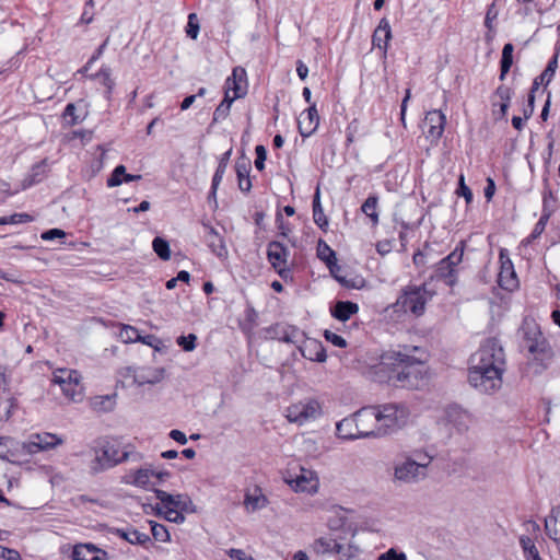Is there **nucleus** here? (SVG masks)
Instances as JSON below:
<instances>
[{
    "label": "nucleus",
    "instance_id": "obj_1",
    "mask_svg": "<svg viewBox=\"0 0 560 560\" xmlns=\"http://www.w3.org/2000/svg\"><path fill=\"white\" fill-rule=\"evenodd\" d=\"M505 354L495 338L487 339L470 358L468 381L482 393H493L501 387Z\"/></svg>",
    "mask_w": 560,
    "mask_h": 560
},
{
    "label": "nucleus",
    "instance_id": "obj_2",
    "mask_svg": "<svg viewBox=\"0 0 560 560\" xmlns=\"http://www.w3.org/2000/svg\"><path fill=\"white\" fill-rule=\"evenodd\" d=\"M419 351L418 347L405 348V351H389L382 355V363L394 365L397 371L389 376V381L404 388H418L423 380V360L411 355L409 351Z\"/></svg>",
    "mask_w": 560,
    "mask_h": 560
},
{
    "label": "nucleus",
    "instance_id": "obj_3",
    "mask_svg": "<svg viewBox=\"0 0 560 560\" xmlns=\"http://www.w3.org/2000/svg\"><path fill=\"white\" fill-rule=\"evenodd\" d=\"M430 282L421 285H407L396 302L385 308V317L397 323H404L410 313L415 317L424 314L425 304L433 298L435 292L429 288Z\"/></svg>",
    "mask_w": 560,
    "mask_h": 560
},
{
    "label": "nucleus",
    "instance_id": "obj_4",
    "mask_svg": "<svg viewBox=\"0 0 560 560\" xmlns=\"http://www.w3.org/2000/svg\"><path fill=\"white\" fill-rule=\"evenodd\" d=\"M142 455L131 445H126L122 450L118 445L106 442L100 450H95V457L91 462L90 468L94 474H98L108 468L115 467L125 462H140Z\"/></svg>",
    "mask_w": 560,
    "mask_h": 560
},
{
    "label": "nucleus",
    "instance_id": "obj_5",
    "mask_svg": "<svg viewBox=\"0 0 560 560\" xmlns=\"http://www.w3.org/2000/svg\"><path fill=\"white\" fill-rule=\"evenodd\" d=\"M524 347L533 355L534 360L540 361L546 368L552 358V350L547 339L542 336L538 325L534 322H525L522 326Z\"/></svg>",
    "mask_w": 560,
    "mask_h": 560
},
{
    "label": "nucleus",
    "instance_id": "obj_6",
    "mask_svg": "<svg viewBox=\"0 0 560 560\" xmlns=\"http://www.w3.org/2000/svg\"><path fill=\"white\" fill-rule=\"evenodd\" d=\"M465 242H460L452 253L441 259L434 269L430 280H442L446 285L454 287L458 281V266L463 261Z\"/></svg>",
    "mask_w": 560,
    "mask_h": 560
},
{
    "label": "nucleus",
    "instance_id": "obj_7",
    "mask_svg": "<svg viewBox=\"0 0 560 560\" xmlns=\"http://www.w3.org/2000/svg\"><path fill=\"white\" fill-rule=\"evenodd\" d=\"M380 413L378 434H387L405 427L410 417V411L405 404H385L377 408Z\"/></svg>",
    "mask_w": 560,
    "mask_h": 560
},
{
    "label": "nucleus",
    "instance_id": "obj_8",
    "mask_svg": "<svg viewBox=\"0 0 560 560\" xmlns=\"http://www.w3.org/2000/svg\"><path fill=\"white\" fill-rule=\"evenodd\" d=\"M425 464L416 463L407 455L394 465V480L399 483H417L427 478Z\"/></svg>",
    "mask_w": 560,
    "mask_h": 560
},
{
    "label": "nucleus",
    "instance_id": "obj_9",
    "mask_svg": "<svg viewBox=\"0 0 560 560\" xmlns=\"http://www.w3.org/2000/svg\"><path fill=\"white\" fill-rule=\"evenodd\" d=\"M380 413L376 407H364L352 415L355 423L357 433H352V439L366 438L371 435L380 436Z\"/></svg>",
    "mask_w": 560,
    "mask_h": 560
},
{
    "label": "nucleus",
    "instance_id": "obj_10",
    "mask_svg": "<svg viewBox=\"0 0 560 560\" xmlns=\"http://www.w3.org/2000/svg\"><path fill=\"white\" fill-rule=\"evenodd\" d=\"M322 415V407L315 399H306L289 406L285 410V417L290 422L303 424L310 420H315Z\"/></svg>",
    "mask_w": 560,
    "mask_h": 560
},
{
    "label": "nucleus",
    "instance_id": "obj_11",
    "mask_svg": "<svg viewBox=\"0 0 560 560\" xmlns=\"http://www.w3.org/2000/svg\"><path fill=\"white\" fill-rule=\"evenodd\" d=\"M52 382L60 386L66 397L75 399L82 394L81 375L75 370L58 369L54 372Z\"/></svg>",
    "mask_w": 560,
    "mask_h": 560
},
{
    "label": "nucleus",
    "instance_id": "obj_12",
    "mask_svg": "<svg viewBox=\"0 0 560 560\" xmlns=\"http://www.w3.org/2000/svg\"><path fill=\"white\" fill-rule=\"evenodd\" d=\"M125 377H131L133 384L143 386L145 384L154 385L162 382L165 377L164 368L154 366H128L125 369Z\"/></svg>",
    "mask_w": 560,
    "mask_h": 560
},
{
    "label": "nucleus",
    "instance_id": "obj_13",
    "mask_svg": "<svg viewBox=\"0 0 560 560\" xmlns=\"http://www.w3.org/2000/svg\"><path fill=\"white\" fill-rule=\"evenodd\" d=\"M63 443V440L56 434L43 432L32 434L30 440L22 445V450L28 454H37L42 451L55 448Z\"/></svg>",
    "mask_w": 560,
    "mask_h": 560
},
{
    "label": "nucleus",
    "instance_id": "obj_14",
    "mask_svg": "<svg viewBox=\"0 0 560 560\" xmlns=\"http://www.w3.org/2000/svg\"><path fill=\"white\" fill-rule=\"evenodd\" d=\"M224 92H229L234 101L244 97L247 93V74L244 68L235 67L224 83Z\"/></svg>",
    "mask_w": 560,
    "mask_h": 560
},
{
    "label": "nucleus",
    "instance_id": "obj_15",
    "mask_svg": "<svg viewBox=\"0 0 560 560\" xmlns=\"http://www.w3.org/2000/svg\"><path fill=\"white\" fill-rule=\"evenodd\" d=\"M500 272L498 275V283L499 285L506 291H514L518 288V279L516 272L514 270V266L509 258V256L504 253V250L500 252Z\"/></svg>",
    "mask_w": 560,
    "mask_h": 560
},
{
    "label": "nucleus",
    "instance_id": "obj_16",
    "mask_svg": "<svg viewBox=\"0 0 560 560\" xmlns=\"http://www.w3.org/2000/svg\"><path fill=\"white\" fill-rule=\"evenodd\" d=\"M289 256L288 248L278 241L268 244L267 258L271 266L277 270L280 277L284 278L287 269V259Z\"/></svg>",
    "mask_w": 560,
    "mask_h": 560
},
{
    "label": "nucleus",
    "instance_id": "obj_17",
    "mask_svg": "<svg viewBox=\"0 0 560 560\" xmlns=\"http://www.w3.org/2000/svg\"><path fill=\"white\" fill-rule=\"evenodd\" d=\"M156 499L160 505L164 509H175L180 512H188L189 505L192 504L191 500L186 494H171L161 489H154Z\"/></svg>",
    "mask_w": 560,
    "mask_h": 560
},
{
    "label": "nucleus",
    "instance_id": "obj_18",
    "mask_svg": "<svg viewBox=\"0 0 560 560\" xmlns=\"http://www.w3.org/2000/svg\"><path fill=\"white\" fill-rule=\"evenodd\" d=\"M446 116L438 109H433L427 113L424 118V128H427V138L432 141H438L445 128Z\"/></svg>",
    "mask_w": 560,
    "mask_h": 560
},
{
    "label": "nucleus",
    "instance_id": "obj_19",
    "mask_svg": "<svg viewBox=\"0 0 560 560\" xmlns=\"http://www.w3.org/2000/svg\"><path fill=\"white\" fill-rule=\"evenodd\" d=\"M445 420L459 433L466 432L472 422L470 413L458 406H451L446 409Z\"/></svg>",
    "mask_w": 560,
    "mask_h": 560
},
{
    "label": "nucleus",
    "instance_id": "obj_20",
    "mask_svg": "<svg viewBox=\"0 0 560 560\" xmlns=\"http://www.w3.org/2000/svg\"><path fill=\"white\" fill-rule=\"evenodd\" d=\"M288 483L295 490L301 492H316L318 487V480L315 474L311 470L301 468L300 474L294 478L288 480Z\"/></svg>",
    "mask_w": 560,
    "mask_h": 560
},
{
    "label": "nucleus",
    "instance_id": "obj_21",
    "mask_svg": "<svg viewBox=\"0 0 560 560\" xmlns=\"http://www.w3.org/2000/svg\"><path fill=\"white\" fill-rule=\"evenodd\" d=\"M206 229L205 240L210 250L220 259L228 257V248L222 235L211 225L203 223Z\"/></svg>",
    "mask_w": 560,
    "mask_h": 560
},
{
    "label": "nucleus",
    "instance_id": "obj_22",
    "mask_svg": "<svg viewBox=\"0 0 560 560\" xmlns=\"http://www.w3.org/2000/svg\"><path fill=\"white\" fill-rule=\"evenodd\" d=\"M299 131L302 137H310L319 125V115L315 104L304 110L298 120Z\"/></svg>",
    "mask_w": 560,
    "mask_h": 560
},
{
    "label": "nucleus",
    "instance_id": "obj_23",
    "mask_svg": "<svg viewBox=\"0 0 560 560\" xmlns=\"http://www.w3.org/2000/svg\"><path fill=\"white\" fill-rule=\"evenodd\" d=\"M73 560H108L105 550L97 548L92 544H80L74 546L72 551Z\"/></svg>",
    "mask_w": 560,
    "mask_h": 560
},
{
    "label": "nucleus",
    "instance_id": "obj_24",
    "mask_svg": "<svg viewBox=\"0 0 560 560\" xmlns=\"http://www.w3.org/2000/svg\"><path fill=\"white\" fill-rule=\"evenodd\" d=\"M267 332L271 338L288 343H295L300 334L295 327L284 324H276L269 327Z\"/></svg>",
    "mask_w": 560,
    "mask_h": 560
},
{
    "label": "nucleus",
    "instance_id": "obj_25",
    "mask_svg": "<svg viewBox=\"0 0 560 560\" xmlns=\"http://www.w3.org/2000/svg\"><path fill=\"white\" fill-rule=\"evenodd\" d=\"M252 163L248 159H240L235 164L238 188L243 192H249L252 189L250 173Z\"/></svg>",
    "mask_w": 560,
    "mask_h": 560
},
{
    "label": "nucleus",
    "instance_id": "obj_26",
    "mask_svg": "<svg viewBox=\"0 0 560 560\" xmlns=\"http://www.w3.org/2000/svg\"><path fill=\"white\" fill-rule=\"evenodd\" d=\"M268 504V499L262 493L260 488H255L253 492H246L244 498V505L247 511H257L264 509Z\"/></svg>",
    "mask_w": 560,
    "mask_h": 560
},
{
    "label": "nucleus",
    "instance_id": "obj_27",
    "mask_svg": "<svg viewBox=\"0 0 560 560\" xmlns=\"http://www.w3.org/2000/svg\"><path fill=\"white\" fill-rule=\"evenodd\" d=\"M141 175H132L126 173V167L124 165H117L112 172L110 176L107 178L108 187H116L121 185L124 182L129 183L133 180L141 179Z\"/></svg>",
    "mask_w": 560,
    "mask_h": 560
},
{
    "label": "nucleus",
    "instance_id": "obj_28",
    "mask_svg": "<svg viewBox=\"0 0 560 560\" xmlns=\"http://www.w3.org/2000/svg\"><path fill=\"white\" fill-rule=\"evenodd\" d=\"M392 38L390 25L386 19H382L373 35V44L380 49H386Z\"/></svg>",
    "mask_w": 560,
    "mask_h": 560
},
{
    "label": "nucleus",
    "instance_id": "obj_29",
    "mask_svg": "<svg viewBox=\"0 0 560 560\" xmlns=\"http://www.w3.org/2000/svg\"><path fill=\"white\" fill-rule=\"evenodd\" d=\"M47 173V160H43L32 166L31 172L23 180V187H31L42 182Z\"/></svg>",
    "mask_w": 560,
    "mask_h": 560
},
{
    "label": "nucleus",
    "instance_id": "obj_30",
    "mask_svg": "<svg viewBox=\"0 0 560 560\" xmlns=\"http://www.w3.org/2000/svg\"><path fill=\"white\" fill-rule=\"evenodd\" d=\"M361 211L366 218L370 219L371 225L376 226L378 224V198L375 195H371L361 206Z\"/></svg>",
    "mask_w": 560,
    "mask_h": 560
},
{
    "label": "nucleus",
    "instance_id": "obj_31",
    "mask_svg": "<svg viewBox=\"0 0 560 560\" xmlns=\"http://www.w3.org/2000/svg\"><path fill=\"white\" fill-rule=\"evenodd\" d=\"M116 534L127 540L128 542L132 544V545H141V546H144L147 542L150 541V537L149 535H147L145 533H141L137 529H133V528H130V529H122V528H119L116 530Z\"/></svg>",
    "mask_w": 560,
    "mask_h": 560
},
{
    "label": "nucleus",
    "instance_id": "obj_32",
    "mask_svg": "<svg viewBox=\"0 0 560 560\" xmlns=\"http://www.w3.org/2000/svg\"><path fill=\"white\" fill-rule=\"evenodd\" d=\"M518 541L525 560H542L535 545L534 538L527 535H522L520 536Z\"/></svg>",
    "mask_w": 560,
    "mask_h": 560
},
{
    "label": "nucleus",
    "instance_id": "obj_33",
    "mask_svg": "<svg viewBox=\"0 0 560 560\" xmlns=\"http://www.w3.org/2000/svg\"><path fill=\"white\" fill-rule=\"evenodd\" d=\"M317 257L326 264L329 270H332L335 260L337 259L336 253L323 240H319L317 244Z\"/></svg>",
    "mask_w": 560,
    "mask_h": 560
},
{
    "label": "nucleus",
    "instance_id": "obj_34",
    "mask_svg": "<svg viewBox=\"0 0 560 560\" xmlns=\"http://www.w3.org/2000/svg\"><path fill=\"white\" fill-rule=\"evenodd\" d=\"M313 219L319 229L323 231L328 226V220L323 211L319 200V189L317 188L313 199Z\"/></svg>",
    "mask_w": 560,
    "mask_h": 560
},
{
    "label": "nucleus",
    "instance_id": "obj_35",
    "mask_svg": "<svg viewBox=\"0 0 560 560\" xmlns=\"http://www.w3.org/2000/svg\"><path fill=\"white\" fill-rule=\"evenodd\" d=\"M233 102H234V100L231 98V95H229V92H224V97H223L222 102L218 105V107L215 108V110L213 113L212 124L220 122L229 116Z\"/></svg>",
    "mask_w": 560,
    "mask_h": 560
},
{
    "label": "nucleus",
    "instance_id": "obj_36",
    "mask_svg": "<svg viewBox=\"0 0 560 560\" xmlns=\"http://www.w3.org/2000/svg\"><path fill=\"white\" fill-rule=\"evenodd\" d=\"M230 156H231V150L223 153L219 161V165H218L215 173L213 175V178H212V194L213 195H217V189L224 176V173H225L228 164H229Z\"/></svg>",
    "mask_w": 560,
    "mask_h": 560
},
{
    "label": "nucleus",
    "instance_id": "obj_37",
    "mask_svg": "<svg viewBox=\"0 0 560 560\" xmlns=\"http://www.w3.org/2000/svg\"><path fill=\"white\" fill-rule=\"evenodd\" d=\"M152 510L154 511V514L156 516H163L165 520L180 524L185 521V517L183 515V512L175 510V509H164L160 504H155L152 506Z\"/></svg>",
    "mask_w": 560,
    "mask_h": 560
},
{
    "label": "nucleus",
    "instance_id": "obj_38",
    "mask_svg": "<svg viewBox=\"0 0 560 560\" xmlns=\"http://www.w3.org/2000/svg\"><path fill=\"white\" fill-rule=\"evenodd\" d=\"M513 50L514 47L511 43H508L504 45L502 49V58H501V73H500V80L503 81L505 79V75L510 71L512 63H513Z\"/></svg>",
    "mask_w": 560,
    "mask_h": 560
},
{
    "label": "nucleus",
    "instance_id": "obj_39",
    "mask_svg": "<svg viewBox=\"0 0 560 560\" xmlns=\"http://www.w3.org/2000/svg\"><path fill=\"white\" fill-rule=\"evenodd\" d=\"M340 548V545L332 538H319L313 545V549L317 553L339 552Z\"/></svg>",
    "mask_w": 560,
    "mask_h": 560
},
{
    "label": "nucleus",
    "instance_id": "obj_40",
    "mask_svg": "<svg viewBox=\"0 0 560 560\" xmlns=\"http://www.w3.org/2000/svg\"><path fill=\"white\" fill-rule=\"evenodd\" d=\"M91 78L98 79L100 82L106 88V93L108 96L112 94V91L114 89L115 82L112 79V71L110 68L107 66H103L98 72L93 74Z\"/></svg>",
    "mask_w": 560,
    "mask_h": 560
},
{
    "label": "nucleus",
    "instance_id": "obj_41",
    "mask_svg": "<svg viewBox=\"0 0 560 560\" xmlns=\"http://www.w3.org/2000/svg\"><path fill=\"white\" fill-rule=\"evenodd\" d=\"M152 247L162 260H168L171 258L170 244L165 238L156 236L152 242Z\"/></svg>",
    "mask_w": 560,
    "mask_h": 560
},
{
    "label": "nucleus",
    "instance_id": "obj_42",
    "mask_svg": "<svg viewBox=\"0 0 560 560\" xmlns=\"http://www.w3.org/2000/svg\"><path fill=\"white\" fill-rule=\"evenodd\" d=\"M315 350V355L303 353V355L310 360L317 361V362H324L327 358L326 351L320 342H317L316 340H311L306 345V350Z\"/></svg>",
    "mask_w": 560,
    "mask_h": 560
},
{
    "label": "nucleus",
    "instance_id": "obj_43",
    "mask_svg": "<svg viewBox=\"0 0 560 560\" xmlns=\"http://www.w3.org/2000/svg\"><path fill=\"white\" fill-rule=\"evenodd\" d=\"M331 315L341 320L346 322L350 318V301H340L330 310Z\"/></svg>",
    "mask_w": 560,
    "mask_h": 560
},
{
    "label": "nucleus",
    "instance_id": "obj_44",
    "mask_svg": "<svg viewBox=\"0 0 560 560\" xmlns=\"http://www.w3.org/2000/svg\"><path fill=\"white\" fill-rule=\"evenodd\" d=\"M549 219H550V215H548L547 211H546V213H541L540 219L535 224L530 235L527 237V243H530V242L537 240L544 233Z\"/></svg>",
    "mask_w": 560,
    "mask_h": 560
},
{
    "label": "nucleus",
    "instance_id": "obj_45",
    "mask_svg": "<svg viewBox=\"0 0 560 560\" xmlns=\"http://www.w3.org/2000/svg\"><path fill=\"white\" fill-rule=\"evenodd\" d=\"M153 475V470L142 468L138 469L132 475V483L137 487H145Z\"/></svg>",
    "mask_w": 560,
    "mask_h": 560
},
{
    "label": "nucleus",
    "instance_id": "obj_46",
    "mask_svg": "<svg viewBox=\"0 0 560 560\" xmlns=\"http://www.w3.org/2000/svg\"><path fill=\"white\" fill-rule=\"evenodd\" d=\"M150 525H151L152 536L155 540L163 541V542L170 540L168 530L166 529V527L164 525L159 524L154 521H150Z\"/></svg>",
    "mask_w": 560,
    "mask_h": 560
},
{
    "label": "nucleus",
    "instance_id": "obj_47",
    "mask_svg": "<svg viewBox=\"0 0 560 560\" xmlns=\"http://www.w3.org/2000/svg\"><path fill=\"white\" fill-rule=\"evenodd\" d=\"M511 98H512V90L506 86V85H499L493 94V100H495L497 102H501V103H504V104H509L511 103Z\"/></svg>",
    "mask_w": 560,
    "mask_h": 560
},
{
    "label": "nucleus",
    "instance_id": "obj_48",
    "mask_svg": "<svg viewBox=\"0 0 560 560\" xmlns=\"http://www.w3.org/2000/svg\"><path fill=\"white\" fill-rule=\"evenodd\" d=\"M114 399L112 396L109 395H105V396H97L95 397L94 399V407L98 410H102V411H109L113 409L114 407Z\"/></svg>",
    "mask_w": 560,
    "mask_h": 560
},
{
    "label": "nucleus",
    "instance_id": "obj_49",
    "mask_svg": "<svg viewBox=\"0 0 560 560\" xmlns=\"http://www.w3.org/2000/svg\"><path fill=\"white\" fill-rule=\"evenodd\" d=\"M551 201H555L553 194L548 185L545 186L542 191V211L541 213L548 212V215L551 217L553 209L551 207Z\"/></svg>",
    "mask_w": 560,
    "mask_h": 560
},
{
    "label": "nucleus",
    "instance_id": "obj_50",
    "mask_svg": "<svg viewBox=\"0 0 560 560\" xmlns=\"http://www.w3.org/2000/svg\"><path fill=\"white\" fill-rule=\"evenodd\" d=\"M197 336L195 334H189L188 336H180L177 338V345L184 351H192L196 348Z\"/></svg>",
    "mask_w": 560,
    "mask_h": 560
},
{
    "label": "nucleus",
    "instance_id": "obj_51",
    "mask_svg": "<svg viewBox=\"0 0 560 560\" xmlns=\"http://www.w3.org/2000/svg\"><path fill=\"white\" fill-rule=\"evenodd\" d=\"M120 337L125 342H136L140 340V334L138 329L129 325H125L120 331Z\"/></svg>",
    "mask_w": 560,
    "mask_h": 560
},
{
    "label": "nucleus",
    "instance_id": "obj_52",
    "mask_svg": "<svg viewBox=\"0 0 560 560\" xmlns=\"http://www.w3.org/2000/svg\"><path fill=\"white\" fill-rule=\"evenodd\" d=\"M199 23L197 20L196 13H190L188 15V23L186 27V34L192 39H196L199 34Z\"/></svg>",
    "mask_w": 560,
    "mask_h": 560
},
{
    "label": "nucleus",
    "instance_id": "obj_53",
    "mask_svg": "<svg viewBox=\"0 0 560 560\" xmlns=\"http://www.w3.org/2000/svg\"><path fill=\"white\" fill-rule=\"evenodd\" d=\"M255 153H256L255 166L258 171H262L265 168L267 151L264 145L259 144L255 148Z\"/></svg>",
    "mask_w": 560,
    "mask_h": 560
},
{
    "label": "nucleus",
    "instance_id": "obj_54",
    "mask_svg": "<svg viewBox=\"0 0 560 560\" xmlns=\"http://www.w3.org/2000/svg\"><path fill=\"white\" fill-rule=\"evenodd\" d=\"M324 337L327 341L331 342L336 347L345 348L347 346L345 338L330 330H325Z\"/></svg>",
    "mask_w": 560,
    "mask_h": 560
},
{
    "label": "nucleus",
    "instance_id": "obj_55",
    "mask_svg": "<svg viewBox=\"0 0 560 560\" xmlns=\"http://www.w3.org/2000/svg\"><path fill=\"white\" fill-rule=\"evenodd\" d=\"M377 560H407L404 552H398L396 549L390 548L386 552L381 553Z\"/></svg>",
    "mask_w": 560,
    "mask_h": 560
},
{
    "label": "nucleus",
    "instance_id": "obj_56",
    "mask_svg": "<svg viewBox=\"0 0 560 560\" xmlns=\"http://www.w3.org/2000/svg\"><path fill=\"white\" fill-rule=\"evenodd\" d=\"M510 105L492 100V114L497 118H505Z\"/></svg>",
    "mask_w": 560,
    "mask_h": 560
},
{
    "label": "nucleus",
    "instance_id": "obj_57",
    "mask_svg": "<svg viewBox=\"0 0 560 560\" xmlns=\"http://www.w3.org/2000/svg\"><path fill=\"white\" fill-rule=\"evenodd\" d=\"M348 419L345 418L342 420H340L339 422H337L336 424V431H337V435L340 438V439H343V440H349L350 439V429L348 428Z\"/></svg>",
    "mask_w": 560,
    "mask_h": 560
},
{
    "label": "nucleus",
    "instance_id": "obj_58",
    "mask_svg": "<svg viewBox=\"0 0 560 560\" xmlns=\"http://www.w3.org/2000/svg\"><path fill=\"white\" fill-rule=\"evenodd\" d=\"M498 18V10L495 9V3L492 2L487 10L486 19H485V25L488 30H492V22L497 20Z\"/></svg>",
    "mask_w": 560,
    "mask_h": 560
},
{
    "label": "nucleus",
    "instance_id": "obj_59",
    "mask_svg": "<svg viewBox=\"0 0 560 560\" xmlns=\"http://www.w3.org/2000/svg\"><path fill=\"white\" fill-rule=\"evenodd\" d=\"M0 558L3 560H22L18 550L3 546H0Z\"/></svg>",
    "mask_w": 560,
    "mask_h": 560
},
{
    "label": "nucleus",
    "instance_id": "obj_60",
    "mask_svg": "<svg viewBox=\"0 0 560 560\" xmlns=\"http://www.w3.org/2000/svg\"><path fill=\"white\" fill-rule=\"evenodd\" d=\"M66 236V232L60 229H50L42 233L40 237L44 241H52L56 238H62Z\"/></svg>",
    "mask_w": 560,
    "mask_h": 560
},
{
    "label": "nucleus",
    "instance_id": "obj_61",
    "mask_svg": "<svg viewBox=\"0 0 560 560\" xmlns=\"http://www.w3.org/2000/svg\"><path fill=\"white\" fill-rule=\"evenodd\" d=\"M32 220H33L32 215H30L27 213H13L11 215H8L9 224L26 223V222H31Z\"/></svg>",
    "mask_w": 560,
    "mask_h": 560
},
{
    "label": "nucleus",
    "instance_id": "obj_62",
    "mask_svg": "<svg viewBox=\"0 0 560 560\" xmlns=\"http://www.w3.org/2000/svg\"><path fill=\"white\" fill-rule=\"evenodd\" d=\"M553 78V74H548L547 70L545 69L544 72L536 77L533 82V90H538L540 84L548 85Z\"/></svg>",
    "mask_w": 560,
    "mask_h": 560
},
{
    "label": "nucleus",
    "instance_id": "obj_63",
    "mask_svg": "<svg viewBox=\"0 0 560 560\" xmlns=\"http://www.w3.org/2000/svg\"><path fill=\"white\" fill-rule=\"evenodd\" d=\"M75 110H77L75 105H74V104H72V103H69V104L66 106L65 112H63V116H65V118L70 117V118H71L70 122H71L72 125H75V124H78L79 121H81V120H82L79 116H77V115H75Z\"/></svg>",
    "mask_w": 560,
    "mask_h": 560
},
{
    "label": "nucleus",
    "instance_id": "obj_64",
    "mask_svg": "<svg viewBox=\"0 0 560 560\" xmlns=\"http://www.w3.org/2000/svg\"><path fill=\"white\" fill-rule=\"evenodd\" d=\"M228 556L233 560H254L247 556L242 549L231 548L226 551Z\"/></svg>",
    "mask_w": 560,
    "mask_h": 560
}]
</instances>
